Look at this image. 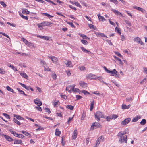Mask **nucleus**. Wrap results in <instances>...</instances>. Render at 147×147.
Masks as SVG:
<instances>
[{
  "mask_svg": "<svg viewBox=\"0 0 147 147\" xmlns=\"http://www.w3.org/2000/svg\"><path fill=\"white\" fill-rule=\"evenodd\" d=\"M118 138H119V139L118 141V142L121 144L122 143L124 142L125 143H127V136L126 135L125 136H117Z\"/></svg>",
  "mask_w": 147,
  "mask_h": 147,
  "instance_id": "obj_1",
  "label": "nucleus"
},
{
  "mask_svg": "<svg viewBox=\"0 0 147 147\" xmlns=\"http://www.w3.org/2000/svg\"><path fill=\"white\" fill-rule=\"evenodd\" d=\"M95 117L97 119L98 121H99L100 120V118H105L103 115L102 112L100 111H98L94 114Z\"/></svg>",
  "mask_w": 147,
  "mask_h": 147,
  "instance_id": "obj_2",
  "label": "nucleus"
},
{
  "mask_svg": "<svg viewBox=\"0 0 147 147\" xmlns=\"http://www.w3.org/2000/svg\"><path fill=\"white\" fill-rule=\"evenodd\" d=\"M99 128H101V125L98 123L95 122L92 123L91 126V129L92 130H93Z\"/></svg>",
  "mask_w": 147,
  "mask_h": 147,
  "instance_id": "obj_3",
  "label": "nucleus"
},
{
  "mask_svg": "<svg viewBox=\"0 0 147 147\" xmlns=\"http://www.w3.org/2000/svg\"><path fill=\"white\" fill-rule=\"evenodd\" d=\"M107 73L110 74L111 76H115L116 77H119V74H118L117 72L115 69L112 71L109 70Z\"/></svg>",
  "mask_w": 147,
  "mask_h": 147,
  "instance_id": "obj_4",
  "label": "nucleus"
},
{
  "mask_svg": "<svg viewBox=\"0 0 147 147\" xmlns=\"http://www.w3.org/2000/svg\"><path fill=\"white\" fill-rule=\"evenodd\" d=\"M75 86V85L74 84L68 86L66 88V90L67 91L71 93V91H72L74 90Z\"/></svg>",
  "mask_w": 147,
  "mask_h": 147,
  "instance_id": "obj_5",
  "label": "nucleus"
},
{
  "mask_svg": "<svg viewBox=\"0 0 147 147\" xmlns=\"http://www.w3.org/2000/svg\"><path fill=\"white\" fill-rule=\"evenodd\" d=\"M48 57L54 63H57L58 61L57 58L55 56H49Z\"/></svg>",
  "mask_w": 147,
  "mask_h": 147,
  "instance_id": "obj_6",
  "label": "nucleus"
},
{
  "mask_svg": "<svg viewBox=\"0 0 147 147\" xmlns=\"http://www.w3.org/2000/svg\"><path fill=\"white\" fill-rule=\"evenodd\" d=\"M131 119L129 118H128L125 119L121 122V124L123 125H125L127 124L130 121Z\"/></svg>",
  "mask_w": 147,
  "mask_h": 147,
  "instance_id": "obj_7",
  "label": "nucleus"
},
{
  "mask_svg": "<svg viewBox=\"0 0 147 147\" xmlns=\"http://www.w3.org/2000/svg\"><path fill=\"white\" fill-rule=\"evenodd\" d=\"M80 86L84 88H86L87 87V84L84 81H81L79 83Z\"/></svg>",
  "mask_w": 147,
  "mask_h": 147,
  "instance_id": "obj_8",
  "label": "nucleus"
},
{
  "mask_svg": "<svg viewBox=\"0 0 147 147\" xmlns=\"http://www.w3.org/2000/svg\"><path fill=\"white\" fill-rule=\"evenodd\" d=\"M1 135H3L6 139L9 141H12L13 140V139H12L11 137L8 136H7L6 135H4L3 134H0Z\"/></svg>",
  "mask_w": 147,
  "mask_h": 147,
  "instance_id": "obj_9",
  "label": "nucleus"
},
{
  "mask_svg": "<svg viewBox=\"0 0 147 147\" xmlns=\"http://www.w3.org/2000/svg\"><path fill=\"white\" fill-rule=\"evenodd\" d=\"M134 41L137 42L138 43H140L141 45L144 44V43L142 41H141L140 38L138 37L134 38Z\"/></svg>",
  "mask_w": 147,
  "mask_h": 147,
  "instance_id": "obj_10",
  "label": "nucleus"
},
{
  "mask_svg": "<svg viewBox=\"0 0 147 147\" xmlns=\"http://www.w3.org/2000/svg\"><path fill=\"white\" fill-rule=\"evenodd\" d=\"M53 24L52 23L49 22L48 21H44L42 22V24L43 26H49L51 24Z\"/></svg>",
  "mask_w": 147,
  "mask_h": 147,
  "instance_id": "obj_11",
  "label": "nucleus"
},
{
  "mask_svg": "<svg viewBox=\"0 0 147 147\" xmlns=\"http://www.w3.org/2000/svg\"><path fill=\"white\" fill-rule=\"evenodd\" d=\"M34 103L40 107V106H41L42 105V103L41 102V101L39 99V100H36L35 99L34 100Z\"/></svg>",
  "mask_w": 147,
  "mask_h": 147,
  "instance_id": "obj_12",
  "label": "nucleus"
},
{
  "mask_svg": "<svg viewBox=\"0 0 147 147\" xmlns=\"http://www.w3.org/2000/svg\"><path fill=\"white\" fill-rule=\"evenodd\" d=\"M77 129H75L73 135L72 136V138L73 140L75 139L77 136Z\"/></svg>",
  "mask_w": 147,
  "mask_h": 147,
  "instance_id": "obj_13",
  "label": "nucleus"
},
{
  "mask_svg": "<svg viewBox=\"0 0 147 147\" xmlns=\"http://www.w3.org/2000/svg\"><path fill=\"white\" fill-rule=\"evenodd\" d=\"M95 34L96 35V36L97 37H100L101 36L102 37H106V36H105L103 33H100L99 32H96Z\"/></svg>",
  "mask_w": 147,
  "mask_h": 147,
  "instance_id": "obj_14",
  "label": "nucleus"
},
{
  "mask_svg": "<svg viewBox=\"0 0 147 147\" xmlns=\"http://www.w3.org/2000/svg\"><path fill=\"white\" fill-rule=\"evenodd\" d=\"M93 74H87L86 75V78L92 79H96V78H94L93 77Z\"/></svg>",
  "mask_w": 147,
  "mask_h": 147,
  "instance_id": "obj_15",
  "label": "nucleus"
},
{
  "mask_svg": "<svg viewBox=\"0 0 147 147\" xmlns=\"http://www.w3.org/2000/svg\"><path fill=\"white\" fill-rule=\"evenodd\" d=\"M114 57L119 62V63L121 65H123V62L118 57L114 56Z\"/></svg>",
  "mask_w": 147,
  "mask_h": 147,
  "instance_id": "obj_16",
  "label": "nucleus"
},
{
  "mask_svg": "<svg viewBox=\"0 0 147 147\" xmlns=\"http://www.w3.org/2000/svg\"><path fill=\"white\" fill-rule=\"evenodd\" d=\"M67 66L69 67H71L73 66L71 61H67V63H65Z\"/></svg>",
  "mask_w": 147,
  "mask_h": 147,
  "instance_id": "obj_17",
  "label": "nucleus"
},
{
  "mask_svg": "<svg viewBox=\"0 0 147 147\" xmlns=\"http://www.w3.org/2000/svg\"><path fill=\"white\" fill-rule=\"evenodd\" d=\"M134 8L135 9L139 11H141L142 12H144V11H145V10L137 6H135V7H134Z\"/></svg>",
  "mask_w": 147,
  "mask_h": 147,
  "instance_id": "obj_18",
  "label": "nucleus"
},
{
  "mask_svg": "<svg viewBox=\"0 0 147 147\" xmlns=\"http://www.w3.org/2000/svg\"><path fill=\"white\" fill-rule=\"evenodd\" d=\"M14 117L16 118L17 119L19 120H24V118L22 117H21L20 115H16L14 114Z\"/></svg>",
  "mask_w": 147,
  "mask_h": 147,
  "instance_id": "obj_19",
  "label": "nucleus"
},
{
  "mask_svg": "<svg viewBox=\"0 0 147 147\" xmlns=\"http://www.w3.org/2000/svg\"><path fill=\"white\" fill-rule=\"evenodd\" d=\"M79 35L82 38H83V39H86L88 40H89L90 39V38L87 37L86 35L84 34H79Z\"/></svg>",
  "mask_w": 147,
  "mask_h": 147,
  "instance_id": "obj_20",
  "label": "nucleus"
},
{
  "mask_svg": "<svg viewBox=\"0 0 147 147\" xmlns=\"http://www.w3.org/2000/svg\"><path fill=\"white\" fill-rule=\"evenodd\" d=\"M61 133V131L59 130L57 128L55 130V135L57 136H59Z\"/></svg>",
  "mask_w": 147,
  "mask_h": 147,
  "instance_id": "obj_21",
  "label": "nucleus"
},
{
  "mask_svg": "<svg viewBox=\"0 0 147 147\" xmlns=\"http://www.w3.org/2000/svg\"><path fill=\"white\" fill-rule=\"evenodd\" d=\"M81 49L84 52L86 53H88V54H89L90 53H91V52L88 50H87L86 49H85L83 47H82L81 48Z\"/></svg>",
  "mask_w": 147,
  "mask_h": 147,
  "instance_id": "obj_22",
  "label": "nucleus"
},
{
  "mask_svg": "<svg viewBox=\"0 0 147 147\" xmlns=\"http://www.w3.org/2000/svg\"><path fill=\"white\" fill-rule=\"evenodd\" d=\"M21 132L24 134L25 136H29L28 137H31V136L30 133L28 132H26V131H22Z\"/></svg>",
  "mask_w": 147,
  "mask_h": 147,
  "instance_id": "obj_23",
  "label": "nucleus"
},
{
  "mask_svg": "<svg viewBox=\"0 0 147 147\" xmlns=\"http://www.w3.org/2000/svg\"><path fill=\"white\" fill-rule=\"evenodd\" d=\"M22 143V141L21 140H15L14 142V144H21Z\"/></svg>",
  "mask_w": 147,
  "mask_h": 147,
  "instance_id": "obj_24",
  "label": "nucleus"
},
{
  "mask_svg": "<svg viewBox=\"0 0 147 147\" xmlns=\"http://www.w3.org/2000/svg\"><path fill=\"white\" fill-rule=\"evenodd\" d=\"M140 118V116H137L133 118L132 119V122H136Z\"/></svg>",
  "mask_w": 147,
  "mask_h": 147,
  "instance_id": "obj_25",
  "label": "nucleus"
},
{
  "mask_svg": "<svg viewBox=\"0 0 147 147\" xmlns=\"http://www.w3.org/2000/svg\"><path fill=\"white\" fill-rule=\"evenodd\" d=\"M20 74L22 77H24V78H25L26 79H28V76L26 73H21Z\"/></svg>",
  "mask_w": 147,
  "mask_h": 147,
  "instance_id": "obj_26",
  "label": "nucleus"
},
{
  "mask_svg": "<svg viewBox=\"0 0 147 147\" xmlns=\"http://www.w3.org/2000/svg\"><path fill=\"white\" fill-rule=\"evenodd\" d=\"M6 88L7 90L8 91H10L12 93H14V92L12 88H10L9 86H7L6 87Z\"/></svg>",
  "mask_w": 147,
  "mask_h": 147,
  "instance_id": "obj_27",
  "label": "nucleus"
},
{
  "mask_svg": "<svg viewBox=\"0 0 147 147\" xmlns=\"http://www.w3.org/2000/svg\"><path fill=\"white\" fill-rule=\"evenodd\" d=\"M17 89L19 92H20L21 94H22L26 96H27V95L24 93V92L22 90H20V88H17Z\"/></svg>",
  "mask_w": 147,
  "mask_h": 147,
  "instance_id": "obj_28",
  "label": "nucleus"
},
{
  "mask_svg": "<svg viewBox=\"0 0 147 147\" xmlns=\"http://www.w3.org/2000/svg\"><path fill=\"white\" fill-rule=\"evenodd\" d=\"M74 107L72 106L71 105H69L66 106V108L68 109L72 110L74 108Z\"/></svg>",
  "mask_w": 147,
  "mask_h": 147,
  "instance_id": "obj_29",
  "label": "nucleus"
},
{
  "mask_svg": "<svg viewBox=\"0 0 147 147\" xmlns=\"http://www.w3.org/2000/svg\"><path fill=\"white\" fill-rule=\"evenodd\" d=\"M41 14L42 15H43L47 16L49 18H51L53 17V16L48 14L47 13H41Z\"/></svg>",
  "mask_w": 147,
  "mask_h": 147,
  "instance_id": "obj_30",
  "label": "nucleus"
},
{
  "mask_svg": "<svg viewBox=\"0 0 147 147\" xmlns=\"http://www.w3.org/2000/svg\"><path fill=\"white\" fill-rule=\"evenodd\" d=\"M94 101L93 100L92 102L91 103V105L90 109V111H91L92 110L93 107H94Z\"/></svg>",
  "mask_w": 147,
  "mask_h": 147,
  "instance_id": "obj_31",
  "label": "nucleus"
},
{
  "mask_svg": "<svg viewBox=\"0 0 147 147\" xmlns=\"http://www.w3.org/2000/svg\"><path fill=\"white\" fill-rule=\"evenodd\" d=\"M22 40L23 41L26 45H29V42L26 39L22 38Z\"/></svg>",
  "mask_w": 147,
  "mask_h": 147,
  "instance_id": "obj_32",
  "label": "nucleus"
},
{
  "mask_svg": "<svg viewBox=\"0 0 147 147\" xmlns=\"http://www.w3.org/2000/svg\"><path fill=\"white\" fill-rule=\"evenodd\" d=\"M115 30L117 31V33H119L120 35H121V30L120 29L117 27H116L115 28Z\"/></svg>",
  "mask_w": 147,
  "mask_h": 147,
  "instance_id": "obj_33",
  "label": "nucleus"
},
{
  "mask_svg": "<svg viewBox=\"0 0 147 147\" xmlns=\"http://www.w3.org/2000/svg\"><path fill=\"white\" fill-rule=\"evenodd\" d=\"M13 121L17 124L18 125H20V123L16 118H14L13 119Z\"/></svg>",
  "mask_w": 147,
  "mask_h": 147,
  "instance_id": "obj_34",
  "label": "nucleus"
},
{
  "mask_svg": "<svg viewBox=\"0 0 147 147\" xmlns=\"http://www.w3.org/2000/svg\"><path fill=\"white\" fill-rule=\"evenodd\" d=\"M99 142H103L104 141V138L102 136L99 137L98 139Z\"/></svg>",
  "mask_w": 147,
  "mask_h": 147,
  "instance_id": "obj_35",
  "label": "nucleus"
},
{
  "mask_svg": "<svg viewBox=\"0 0 147 147\" xmlns=\"http://www.w3.org/2000/svg\"><path fill=\"white\" fill-rule=\"evenodd\" d=\"M3 115L8 119H10V117L7 114L3 113Z\"/></svg>",
  "mask_w": 147,
  "mask_h": 147,
  "instance_id": "obj_36",
  "label": "nucleus"
},
{
  "mask_svg": "<svg viewBox=\"0 0 147 147\" xmlns=\"http://www.w3.org/2000/svg\"><path fill=\"white\" fill-rule=\"evenodd\" d=\"M125 133H124L123 132H119L117 135V136H125Z\"/></svg>",
  "mask_w": 147,
  "mask_h": 147,
  "instance_id": "obj_37",
  "label": "nucleus"
},
{
  "mask_svg": "<svg viewBox=\"0 0 147 147\" xmlns=\"http://www.w3.org/2000/svg\"><path fill=\"white\" fill-rule=\"evenodd\" d=\"M20 16L22 17L23 18L26 20H28V18L27 16H25L21 13L20 14Z\"/></svg>",
  "mask_w": 147,
  "mask_h": 147,
  "instance_id": "obj_38",
  "label": "nucleus"
},
{
  "mask_svg": "<svg viewBox=\"0 0 147 147\" xmlns=\"http://www.w3.org/2000/svg\"><path fill=\"white\" fill-rule=\"evenodd\" d=\"M114 84H115L116 86L119 87L120 86L118 84L117 82L115 80H112L111 81Z\"/></svg>",
  "mask_w": 147,
  "mask_h": 147,
  "instance_id": "obj_39",
  "label": "nucleus"
},
{
  "mask_svg": "<svg viewBox=\"0 0 147 147\" xmlns=\"http://www.w3.org/2000/svg\"><path fill=\"white\" fill-rule=\"evenodd\" d=\"M6 72L2 68H0V74H4L6 73Z\"/></svg>",
  "mask_w": 147,
  "mask_h": 147,
  "instance_id": "obj_40",
  "label": "nucleus"
},
{
  "mask_svg": "<svg viewBox=\"0 0 147 147\" xmlns=\"http://www.w3.org/2000/svg\"><path fill=\"white\" fill-rule=\"evenodd\" d=\"M22 13L24 14H29V11L27 9H25V10H23Z\"/></svg>",
  "mask_w": 147,
  "mask_h": 147,
  "instance_id": "obj_41",
  "label": "nucleus"
},
{
  "mask_svg": "<svg viewBox=\"0 0 147 147\" xmlns=\"http://www.w3.org/2000/svg\"><path fill=\"white\" fill-rule=\"evenodd\" d=\"M146 122V121L145 119H143L140 122V123L141 125H144L145 124Z\"/></svg>",
  "mask_w": 147,
  "mask_h": 147,
  "instance_id": "obj_42",
  "label": "nucleus"
},
{
  "mask_svg": "<svg viewBox=\"0 0 147 147\" xmlns=\"http://www.w3.org/2000/svg\"><path fill=\"white\" fill-rule=\"evenodd\" d=\"M82 93L84 94L85 95H86V94H90L89 92H88L86 90H82Z\"/></svg>",
  "mask_w": 147,
  "mask_h": 147,
  "instance_id": "obj_43",
  "label": "nucleus"
},
{
  "mask_svg": "<svg viewBox=\"0 0 147 147\" xmlns=\"http://www.w3.org/2000/svg\"><path fill=\"white\" fill-rule=\"evenodd\" d=\"M81 41L82 43L84 45H86L88 43L87 41L86 40H81Z\"/></svg>",
  "mask_w": 147,
  "mask_h": 147,
  "instance_id": "obj_44",
  "label": "nucleus"
},
{
  "mask_svg": "<svg viewBox=\"0 0 147 147\" xmlns=\"http://www.w3.org/2000/svg\"><path fill=\"white\" fill-rule=\"evenodd\" d=\"M0 3L1 5H3V7H6L7 5H6L4 3V2L3 1H0Z\"/></svg>",
  "mask_w": 147,
  "mask_h": 147,
  "instance_id": "obj_45",
  "label": "nucleus"
},
{
  "mask_svg": "<svg viewBox=\"0 0 147 147\" xmlns=\"http://www.w3.org/2000/svg\"><path fill=\"white\" fill-rule=\"evenodd\" d=\"M118 116L116 114H113L112 115L111 118L112 119H114L117 118Z\"/></svg>",
  "mask_w": 147,
  "mask_h": 147,
  "instance_id": "obj_46",
  "label": "nucleus"
},
{
  "mask_svg": "<svg viewBox=\"0 0 147 147\" xmlns=\"http://www.w3.org/2000/svg\"><path fill=\"white\" fill-rule=\"evenodd\" d=\"M125 22L127 24L128 26H130L131 25V22L128 20H125Z\"/></svg>",
  "mask_w": 147,
  "mask_h": 147,
  "instance_id": "obj_47",
  "label": "nucleus"
},
{
  "mask_svg": "<svg viewBox=\"0 0 147 147\" xmlns=\"http://www.w3.org/2000/svg\"><path fill=\"white\" fill-rule=\"evenodd\" d=\"M44 109L45 110L46 112L48 113L49 114L50 113L51 111L49 108H45Z\"/></svg>",
  "mask_w": 147,
  "mask_h": 147,
  "instance_id": "obj_48",
  "label": "nucleus"
},
{
  "mask_svg": "<svg viewBox=\"0 0 147 147\" xmlns=\"http://www.w3.org/2000/svg\"><path fill=\"white\" fill-rule=\"evenodd\" d=\"M111 2H113L115 4H117L118 3V1L117 0H110Z\"/></svg>",
  "mask_w": 147,
  "mask_h": 147,
  "instance_id": "obj_49",
  "label": "nucleus"
},
{
  "mask_svg": "<svg viewBox=\"0 0 147 147\" xmlns=\"http://www.w3.org/2000/svg\"><path fill=\"white\" fill-rule=\"evenodd\" d=\"M19 138H24L25 137L24 135L22 134H18L17 135V136Z\"/></svg>",
  "mask_w": 147,
  "mask_h": 147,
  "instance_id": "obj_50",
  "label": "nucleus"
},
{
  "mask_svg": "<svg viewBox=\"0 0 147 147\" xmlns=\"http://www.w3.org/2000/svg\"><path fill=\"white\" fill-rule=\"evenodd\" d=\"M67 23L69 24V25H70L72 28H75V26L74 24L72 23V22H67Z\"/></svg>",
  "mask_w": 147,
  "mask_h": 147,
  "instance_id": "obj_51",
  "label": "nucleus"
},
{
  "mask_svg": "<svg viewBox=\"0 0 147 147\" xmlns=\"http://www.w3.org/2000/svg\"><path fill=\"white\" fill-rule=\"evenodd\" d=\"M76 98H77V100H78L81 99L82 98V96L80 95H76Z\"/></svg>",
  "mask_w": 147,
  "mask_h": 147,
  "instance_id": "obj_52",
  "label": "nucleus"
},
{
  "mask_svg": "<svg viewBox=\"0 0 147 147\" xmlns=\"http://www.w3.org/2000/svg\"><path fill=\"white\" fill-rule=\"evenodd\" d=\"M74 4L76 5V6L79 7L80 8H81L82 7L81 6L78 2H75Z\"/></svg>",
  "mask_w": 147,
  "mask_h": 147,
  "instance_id": "obj_53",
  "label": "nucleus"
},
{
  "mask_svg": "<svg viewBox=\"0 0 147 147\" xmlns=\"http://www.w3.org/2000/svg\"><path fill=\"white\" fill-rule=\"evenodd\" d=\"M52 77L54 79H55L56 78L57 76L56 74L55 73H53L52 74Z\"/></svg>",
  "mask_w": 147,
  "mask_h": 147,
  "instance_id": "obj_54",
  "label": "nucleus"
},
{
  "mask_svg": "<svg viewBox=\"0 0 147 147\" xmlns=\"http://www.w3.org/2000/svg\"><path fill=\"white\" fill-rule=\"evenodd\" d=\"M86 117V114L84 112L82 113L81 117V120H83Z\"/></svg>",
  "mask_w": 147,
  "mask_h": 147,
  "instance_id": "obj_55",
  "label": "nucleus"
},
{
  "mask_svg": "<svg viewBox=\"0 0 147 147\" xmlns=\"http://www.w3.org/2000/svg\"><path fill=\"white\" fill-rule=\"evenodd\" d=\"M127 105H126L125 104H123L122 106V108L123 109H127Z\"/></svg>",
  "mask_w": 147,
  "mask_h": 147,
  "instance_id": "obj_56",
  "label": "nucleus"
},
{
  "mask_svg": "<svg viewBox=\"0 0 147 147\" xmlns=\"http://www.w3.org/2000/svg\"><path fill=\"white\" fill-rule=\"evenodd\" d=\"M133 99L132 97H129V98H126V100L127 102H129L133 100Z\"/></svg>",
  "mask_w": 147,
  "mask_h": 147,
  "instance_id": "obj_57",
  "label": "nucleus"
},
{
  "mask_svg": "<svg viewBox=\"0 0 147 147\" xmlns=\"http://www.w3.org/2000/svg\"><path fill=\"white\" fill-rule=\"evenodd\" d=\"M111 11L113 12L114 13L117 15H118V13L119 11H117L116 10L114 9H112L111 10Z\"/></svg>",
  "mask_w": 147,
  "mask_h": 147,
  "instance_id": "obj_58",
  "label": "nucleus"
},
{
  "mask_svg": "<svg viewBox=\"0 0 147 147\" xmlns=\"http://www.w3.org/2000/svg\"><path fill=\"white\" fill-rule=\"evenodd\" d=\"M111 11L113 12L114 13L117 15H118V13L119 11H117L116 10L114 9H112L111 10Z\"/></svg>",
  "mask_w": 147,
  "mask_h": 147,
  "instance_id": "obj_59",
  "label": "nucleus"
},
{
  "mask_svg": "<svg viewBox=\"0 0 147 147\" xmlns=\"http://www.w3.org/2000/svg\"><path fill=\"white\" fill-rule=\"evenodd\" d=\"M97 79H98V80H99L101 82H102V83L103 82H104V81L102 80L103 78L102 77H98L97 78Z\"/></svg>",
  "mask_w": 147,
  "mask_h": 147,
  "instance_id": "obj_60",
  "label": "nucleus"
},
{
  "mask_svg": "<svg viewBox=\"0 0 147 147\" xmlns=\"http://www.w3.org/2000/svg\"><path fill=\"white\" fill-rule=\"evenodd\" d=\"M106 41L109 45H112L113 44L111 40H106Z\"/></svg>",
  "mask_w": 147,
  "mask_h": 147,
  "instance_id": "obj_61",
  "label": "nucleus"
},
{
  "mask_svg": "<svg viewBox=\"0 0 147 147\" xmlns=\"http://www.w3.org/2000/svg\"><path fill=\"white\" fill-rule=\"evenodd\" d=\"M0 34H2V35L5 36L7 37L8 38H9V37L7 34H5V33H3V32H0Z\"/></svg>",
  "mask_w": 147,
  "mask_h": 147,
  "instance_id": "obj_62",
  "label": "nucleus"
},
{
  "mask_svg": "<svg viewBox=\"0 0 147 147\" xmlns=\"http://www.w3.org/2000/svg\"><path fill=\"white\" fill-rule=\"evenodd\" d=\"M81 3L85 7L87 6V5L86 3L84 1H81Z\"/></svg>",
  "mask_w": 147,
  "mask_h": 147,
  "instance_id": "obj_63",
  "label": "nucleus"
},
{
  "mask_svg": "<svg viewBox=\"0 0 147 147\" xmlns=\"http://www.w3.org/2000/svg\"><path fill=\"white\" fill-rule=\"evenodd\" d=\"M111 119H112L111 117L109 116H107L106 118V119L108 121H109Z\"/></svg>",
  "mask_w": 147,
  "mask_h": 147,
  "instance_id": "obj_64",
  "label": "nucleus"
}]
</instances>
